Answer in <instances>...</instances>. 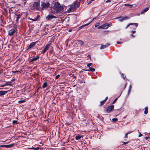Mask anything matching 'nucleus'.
I'll list each match as a JSON object with an SVG mask.
<instances>
[{
	"instance_id": "nucleus-6",
	"label": "nucleus",
	"mask_w": 150,
	"mask_h": 150,
	"mask_svg": "<svg viewBox=\"0 0 150 150\" xmlns=\"http://www.w3.org/2000/svg\"><path fill=\"white\" fill-rule=\"evenodd\" d=\"M109 25L108 23H105L98 27V29H106L109 27Z\"/></svg>"
},
{
	"instance_id": "nucleus-7",
	"label": "nucleus",
	"mask_w": 150,
	"mask_h": 150,
	"mask_svg": "<svg viewBox=\"0 0 150 150\" xmlns=\"http://www.w3.org/2000/svg\"><path fill=\"white\" fill-rule=\"evenodd\" d=\"M50 44H48L46 45L44 50L41 52V54H44L50 48Z\"/></svg>"
},
{
	"instance_id": "nucleus-17",
	"label": "nucleus",
	"mask_w": 150,
	"mask_h": 150,
	"mask_svg": "<svg viewBox=\"0 0 150 150\" xmlns=\"http://www.w3.org/2000/svg\"><path fill=\"white\" fill-rule=\"evenodd\" d=\"M77 41L78 44L81 46L84 43L83 41L80 40H77Z\"/></svg>"
},
{
	"instance_id": "nucleus-41",
	"label": "nucleus",
	"mask_w": 150,
	"mask_h": 150,
	"mask_svg": "<svg viewBox=\"0 0 150 150\" xmlns=\"http://www.w3.org/2000/svg\"><path fill=\"white\" fill-rule=\"evenodd\" d=\"M40 88H41L40 87H39L37 90V91H35V93H38V90Z\"/></svg>"
},
{
	"instance_id": "nucleus-28",
	"label": "nucleus",
	"mask_w": 150,
	"mask_h": 150,
	"mask_svg": "<svg viewBox=\"0 0 150 150\" xmlns=\"http://www.w3.org/2000/svg\"><path fill=\"white\" fill-rule=\"evenodd\" d=\"M118 120L117 119V118H113L112 119V121L113 122H117Z\"/></svg>"
},
{
	"instance_id": "nucleus-36",
	"label": "nucleus",
	"mask_w": 150,
	"mask_h": 150,
	"mask_svg": "<svg viewBox=\"0 0 150 150\" xmlns=\"http://www.w3.org/2000/svg\"><path fill=\"white\" fill-rule=\"evenodd\" d=\"M100 24L99 23H96L95 25V27H97Z\"/></svg>"
},
{
	"instance_id": "nucleus-59",
	"label": "nucleus",
	"mask_w": 150,
	"mask_h": 150,
	"mask_svg": "<svg viewBox=\"0 0 150 150\" xmlns=\"http://www.w3.org/2000/svg\"><path fill=\"white\" fill-rule=\"evenodd\" d=\"M126 85H127V83H126V84H125V86L124 88L126 87Z\"/></svg>"
},
{
	"instance_id": "nucleus-5",
	"label": "nucleus",
	"mask_w": 150,
	"mask_h": 150,
	"mask_svg": "<svg viewBox=\"0 0 150 150\" xmlns=\"http://www.w3.org/2000/svg\"><path fill=\"white\" fill-rule=\"evenodd\" d=\"M57 17L52 14H49L46 17V19L47 21L51 20L52 19L56 18Z\"/></svg>"
},
{
	"instance_id": "nucleus-40",
	"label": "nucleus",
	"mask_w": 150,
	"mask_h": 150,
	"mask_svg": "<svg viewBox=\"0 0 150 150\" xmlns=\"http://www.w3.org/2000/svg\"><path fill=\"white\" fill-rule=\"evenodd\" d=\"M96 17H95V18H93V20L91 21H90L89 23H91L94 20L96 19Z\"/></svg>"
},
{
	"instance_id": "nucleus-4",
	"label": "nucleus",
	"mask_w": 150,
	"mask_h": 150,
	"mask_svg": "<svg viewBox=\"0 0 150 150\" xmlns=\"http://www.w3.org/2000/svg\"><path fill=\"white\" fill-rule=\"evenodd\" d=\"M37 41H36L31 43L29 45L26 47V50H28L30 49L33 48L37 43Z\"/></svg>"
},
{
	"instance_id": "nucleus-43",
	"label": "nucleus",
	"mask_w": 150,
	"mask_h": 150,
	"mask_svg": "<svg viewBox=\"0 0 150 150\" xmlns=\"http://www.w3.org/2000/svg\"><path fill=\"white\" fill-rule=\"evenodd\" d=\"M84 71H89V69H82Z\"/></svg>"
},
{
	"instance_id": "nucleus-32",
	"label": "nucleus",
	"mask_w": 150,
	"mask_h": 150,
	"mask_svg": "<svg viewBox=\"0 0 150 150\" xmlns=\"http://www.w3.org/2000/svg\"><path fill=\"white\" fill-rule=\"evenodd\" d=\"M38 19V18H36L35 19H33L32 18H30V20H32L33 21H36Z\"/></svg>"
},
{
	"instance_id": "nucleus-21",
	"label": "nucleus",
	"mask_w": 150,
	"mask_h": 150,
	"mask_svg": "<svg viewBox=\"0 0 150 150\" xmlns=\"http://www.w3.org/2000/svg\"><path fill=\"white\" fill-rule=\"evenodd\" d=\"M90 23H87V24H84V25H82V26H81V27H79V29H82L83 27H84V26H87L89 24H90Z\"/></svg>"
},
{
	"instance_id": "nucleus-44",
	"label": "nucleus",
	"mask_w": 150,
	"mask_h": 150,
	"mask_svg": "<svg viewBox=\"0 0 150 150\" xmlns=\"http://www.w3.org/2000/svg\"><path fill=\"white\" fill-rule=\"evenodd\" d=\"M142 135H143L142 134L140 133L139 137H140L142 136Z\"/></svg>"
},
{
	"instance_id": "nucleus-55",
	"label": "nucleus",
	"mask_w": 150,
	"mask_h": 150,
	"mask_svg": "<svg viewBox=\"0 0 150 150\" xmlns=\"http://www.w3.org/2000/svg\"><path fill=\"white\" fill-rule=\"evenodd\" d=\"M71 31H72V30H71V29H69V32H71Z\"/></svg>"
},
{
	"instance_id": "nucleus-16",
	"label": "nucleus",
	"mask_w": 150,
	"mask_h": 150,
	"mask_svg": "<svg viewBox=\"0 0 150 150\" xmlns=\"http://www.w3.org/2000/svg\"><path fill=\"white\" fill-rule=\"evenodd\" d=\"M83 135L80 136V135H78L76 136L75 137V138L76 140H78L79 139H81V138H83Z\"/></svg>"
},
{
	"instance_id": "nucleus-51",
	"label": "nucleus",
	"mask_w": 150,
	"mask_h": 150,
	"mask_svg": "<svg viewBox=\"0 0 150 150\" xmlns=\"http://www.w3.org/2000/svg\"><path fill=\"white\" fill-rule=\"evenodd\" d=\"M133 37H135V36L133 34H132V35H131Z\"/></svg>"
},
{
	"instance_id": "nucleus-47",
	"label": "nucleus",
	"mask_w": 150,
	"mask_h": 150,
	"mask_svg": "<svg viewBox=\"0 0 150 150\" xmlns=\"http://www.w3.org/2000/svg\"><path fill=\"white\" fill-rule=\"evenodd\" d=\"M108 99V97H107L105 98V99L104 100H105V101L106 102Z\"/></svg>"
},
{
	"instance_id": "nucleus-1",
	"label": "nucleus",
	"mask_w": 150,
	"mask_h": 150,
	"mask_svg": "<svg viewBox=\"0 0 150 150\" xmlns=\"http://www.w3.org/2000/svg\"><path fill=\"white\" fill-rule=\"evenodd\" d=\"M53 9L54 12H52V13L55 14V13L62 12L64 8L58 2H56L54 4Z\"/></svg>"
},
{
	"instance_id": "nucleus-30",
	"label": "nucleus",
	"mask_w": 150,
	"mask_h": 150,
	"mask_svg": "<svg viewBox=\"0 0 150 150\" xmlns=\"http://www.w3.org/2000/svg\"><path fill=\"white\" fill-rule=\"evenodd\" d=\"M129 17L128 16H126L125 17H122V21L123 20H126L127 19H129Z\"/></svg>"
},
{
	"instance_id": "nucleus-12",
	"label": "nucleus",
	"mask_w": 150,
	"mask_h": 150,
	"mask_svg": "<svg viewBox=\"0 0 150 150\" xmlns=\"http://www.w3.org/2000/svg\"><path fill=\"white\" fill-rule=\"evenodd\" d=\"M14 81V80L12 79L11 81H10L6 82V83L4 85H2L1 86L4 87L7 85H12V81Z\"/></svg>"
},
{
	"instance_id": "nucleus-49",
	"label": "nucleus",
	"mask_w": 150,
	"mask_h": 150,
	"mask_svg": "<svg viewBox=\"0 0 150 150\" xmlns=\"http://www.w3.org/2000/svg\"><path fill=\"white\" fill-rule=\"evenodd\" d=\"M117 44H120L121 43V42H117Z\"/></svg>"
},
{
	"instance_id": "nucleus-29",
	"label": "nucleus",
	"mask_w": 150,
	"mask_h": 150,
	"mask_svg": "<svg viewBox=\"0 0 150 150\" xmlns=\"http://www.w3.org/2000/svg\"><path fill=\"white\" fill-rule=\"evenodd\" d=\"M25 100H20L18 101V103H21L25 102Z\"/></svg>"
},
{
	"instance_id": "nucleus-50",
	"label": "nucleus",
	"mask_w": 150,
	"mask_h": 150,
	"mask_svg": "<svg viewBox=\"0 0 150 150\" xmlns=\"http://www.w3.org/2000/svg\"><path fill=\"white\" fill-rule=\"evenodd\" d=\"M88 57H89L90 59H91V56H90V55H88Z\"/></svg>"
},
{
	"instance_id": "nucleus-63",
	"label": "nucleus",
	"mask_w": 150,
	"mask_h": 150,
	"mask_svg": "<svg viewBox=\"0 0 150 150\" xmlns=\"http://www.w3.org/2000/svg\"><path fill=\"white\" fill-rule=\"evenodd\" d=\"M80 72H83V71H81Z\"/></svg>"
},
{
	"instance_id": "nucleus-37",
	"label": "nucleus",
	"mask_w": 150,
	"mask_h": 150,
	"mask_svg": "<svg viewBox=\"0 0 150 150\" xmlns=\"http://www.w3.org/2000/svg\"><path fill=\"white\" fill-rule=\"evenodd\" d=\"M128 143H129L128 142H122V143H123V144H124L125 145L127 144Z\"/></svg>"
},
{
	"instance_id": "nucleus-25",
	"label": "nucleus",
	"mask_w": 150,
	"mask_h": 150,
	"mask_svg": "<svg viewBox=\"0 0 150 150\" xmlns=\"http://www.w3.org/2000/svg\"><path fill=\"white\" fill-rule=\"evenodd\" d=\"M89 71L93 72V71H95V69L93 68L89 67Z\"/></svg>"
},
{
	"instance_id": "nucleus-14",
	"label": "nucleus",
	"mask_w": 150,
	"mask_h": 150,
	"mask_svg": "<svg viewBox=\"0 0 150 150\" xmlns=\"http://www.w3.org/2000/svg\"><path fill=\"white\" fill-rule=\"evenodd\" d=\"M8 92V91H0V96H2L3 95L6 94Z\"/></svg>"
},
{
	"instance_id": "nucleus-3",
	"label": "nucleus",
	"mask_w": 150,
	"mask_h": 150,
	"mask_svg": "<svg viewBox=\"0 0 150 150\" xmlns=\"http://www.w3.org/2000/svg\"><path fill=\"white\" fill-rule=\"evenodd\" d=\"M114 105H113L110 106L106 108L105 112L107 113H109L114 110Z\"/></svg>"
},
{
	"instance_id": "nucleus-20",
	"label": "nucleus",
	"mask_w": 150,
	"mask_h": 150,
	"mask_svg": "<svg viewBox=\"0 0 150 150\" xmlns=\"http://www.w3.org/2000/svg\"><path fill=\"white\" fill-rule=\"evenodd\" d=\"M124 6H127L128 7H129V8H131L132 7L133 5H131V4H125L123 5Z\"/></svg>"
},
{
	"instance_id": "nucleus-52",
	"label": "nucleus",
	"mask_w": 150,
	"mask_h": 150,
	"mask_svg": "<svg viewBox=\"0 0 150 150\" xmlns=\"http://www.w3.org/2000/svg\"><path fill=\"white\" fill-rule=\"evenodd\" d=\"M110 0H108V1H106V3H108V2H110Z\"/></svg>"
},
{
	"instance_id": "nucleus-33",
	"label": "nucleus",
	"mask_w": 150,
	"mask_h": 150,
	"mask_svg": "<svg viewBox=\"0 0 150 150\" xmlns=\"http://www.w3.org/2000/svg\"><path fill=\"white\" fill-rule=\"evenodd\" d=\"M117 98H116L115 99V100L112 102V104H114L117 101Z\"/></svg>"
},
{
	"instance_id": "nucleus-11",
	"label": "nucleus",
	"mask_w": 150,
	"mask_h": 150,
	"mask_svg": "<svg viewBox=\"0 0 150 150\" xmlns=\"http://www.w3.org/2000/svg\"><path fill=\"white\" fill-rule=\"evenodd\" d=\"M40 58L39 56H37L35 57H34L33 58L30 59L29 60V62H33L35 61H36L37 60H38V59H39Z\"/></svg>"
},
{
	"instance_id": "nucleus-35",
	"label": "nucleus",
	"mask_w": 150,
	"mask_h": 150,
	"mask_svg": "<svg viewBox=\"0 0 150 150\" xmlns=\"http://www.w3.org/2000/svg\"><path fill=\"white\" fill-rule=\"evenodd\" d=\"M92 63H89L87 64V66L89 67L92 65Z\"/></svg>"
},
{
	"instance_id": "nucleus-13",
	"label": "nucleus",
	"mask_w": 150,
	"mask_h": 150,
	"mask_svg": "<svg viewBox=\"0 0 150 150\" xmlns=\"http://www.w3.org/2000/svg\"><path fill=\"white\" fill-rule=\"evenodd\" d=\"M110 45V44L109 43H107L105 45H101V46L100 47V50H102V49H104V48H105L106 47H108Z\"/></svg>"
},
{
	"instance_id": "nucleus-31",
	"label": "nucleus",
	"mask_w": 150,
	"mask_h": 150,
	"mask_svg": "<svg viewBox=\"0 0 150 150\" xmlns=\"http://www.w3.org/2000/svg\"><path fill=\"white\" fill-rule=\"evenodd\" d=\"M13 124H17L18 123V122L16 120H13Z\"/></svg>"
},
{
	"instance_id": "nucleus-46",
	"label": "nucleus",
	"mask_w": 150,
	"mask_h": 150,
	"mask_svg": "<svg viewBox=\"0 0 150 150\" xmlns=\"http://www.w3.org/2000/svg\"><path fill=\"white\" fill-rule=\"evenodd\" d=\"M79 82L81 83H83V81H82V80L79 79Z\"/></svg>"
},
{
	"instance_id": "nucleus-53",
	"label": "nucleus",
	"mask_w": 150,
	"mask_h": 150,
	"mask_svg": "<svg viewBox=\"0 0 150 150\" xmlns=\"http://www.w3.org/2000/svg\"><path fill=\"white\" fill-rule=\"evenodd\" d=\"M136 31L135 30L134 31H132V32L133 33H134Z\"/></svg>"
},
{
	"instance_id": "nucleus-15",
	"label": "nucleus",
	"mask_w": 150,
	"mask_h": 150,
	"mask_svg": "<svg viewBox=\"0 0 150 150\" xmlns=\"http://www.w3.org/2000/svg\"><path fill=\"white\" fill-rule=\"evenodd\" d=\"M149 9V8L148 7L146 8H145L143 9L141 12V14H142L146 12Z\"/></svg>"
},
{
	"instance_id": "nucleus-8",
	"label": "nucleus",
	"mask_w": 150,
	"mask_h": 150,
	"mask_svg": "<svg viewBox=\"0 0 150 150\" xmlns=\"http://www.w3.org/2000/svg\"><path fill=\"white\" fill-rule=\"evenodd\" d=\"M40 1L38 2H35L33 4L32 7L34 8H37L40 6Z\"/></svg>"
},
{
	"instance_id": "nucleus-39",
	"label": "nucleus",
	"mask_w": 150,
	"mask_h": 150,
	"mask_svg": "<svg viewBox=\"0 0 150 150\" xmlns=\"http://www.w3.org/2000/svg\"><path fill=\"white\" fill-rule=\"evenodd\" d=\"M132 132H133V131H129L127 133H126L127 134H130V133H132Z\"/></svg>"
},
{
	"instance_id": "nucleus-10",
	"label": "nucleus",
	"mask_w": 150,
	"mask_h": 150,
	"mask_svg": "<svg viewBox=\"0 0 150 150\" xmlns=\"http://www.w3.org/2000/svg\"><path fill=\"white\" fill-rule=\"evenodd\" d=\"M14 145V144H12L9 145H1L0 146V148L5 147L6 148H11Z\"/></svg>"
},
{
	"instance_id": "nucleus-18",
	"label": "nucleus",
	"mask_w": 150,
	"mask_h": 150,
	"mask_svg": "<svg viewBox=\"0 0 150 150\" xmlns=\"http://www.w3.org/2000/svg\"><path fill=\"white\" fill-rule=\"evenodd\" d=\"M135 25V28L138 26V24L137 23H130L129 24H128L127 25V26L126 27V28H127V27H128L130 25Z\"/></svg>"
},
{
	"instance_id": "nucleus-45",
	"label": "nucleus",
	"mask_w": 150,
	"mask_h": 150,
	"mask_svg": "<svg viewBox=\"0 0 150 150\" xmlns=\"http://www.w3.org/2000/svg\"><path fill=\"white\" fill-rule=\"evenodd\" d=\"M149 138V137H146L144 138V139H145L147 140V139H148Z\"/></svg>"
},
{
	"instance_id": "nucleus-27",
	"label": "nucleus",
	"mask_w": 150,
	"mask_h": 150,
	"mask_svg": "<svg viewBox=\"0 0 150 150\" xmlns=\"http://www.w3.org/2000/svg\"><path fill=\"white\" fill-rule=\"evenodd\" d=\"M115 19H118V21H122V17H116Z\"/></svg>"
},
{
	"instance_id": "nucleus-62",
	"label": "nucleus",
	"mask_w": 150,
	"mask_h": 150,
	"mask_svg": "<svg viewBox=\"0 0 150 150\" xmlns=\"http://www.w3.org/2000/svg\"><path fill=\"white\" fill-rule=\"evenodd\" d=\"M2 142H5V141H2Z\"/></svg>"
},
{
	"instance_id": "nucleus-60",
	"label": "nucleus",
	"mask_w": 150,
	"mask_h": 150,
	"mask_svg": "<svg viewBox=\"0 0 150 150\" xmlns=\"http://www.w3.org/2000/svg\"><path fill=\"white\" fill-rule=\"evenodd\" d=\"M10 10H11V8H9V12H10Z\"/></svg>"
},
{
	"instance_id": "nucleus-22",
	"label": "nucleus",
	"mask_w": 150,
	"mask_h": 150,
	"mask_svg": "<svg viewBox=\"0 0 150 150\" xmlns=\"http://www.w3.org/2000/svg\"><path fill=\"white\" fill-rule=\"evenodd\" d=\"M148 107L147 106H146L145 108V111L144 112V113L145 114H146L148 113Z\"/></svg>"
},
{
	"instance_id": "nucleus-48",
	"label": "nucleus",
	"mask_w": 150,
	"mask_h": 150,
	"mask_svg": "<svg viewBox=\"0 0 150 150\" xmlns=\"http://www.w3.org/2000/svg\"><path fill=\"white\" fill-rule=\"evenodd\" d=\"M72 76L74 78L76 79V76H74V75H73Z\"/></svg>"
},
{
	"instance_id": "nucleus-24",
	"label": "nucleus",
	"mask_w": 150,
	"mask_h": 150,
	"mask_svg": "<svg viewBox=\"0 0 150 150\" xmlns=\"http://www.w3.org/2000/svg\"><path fill=\"white\" fill-rule=\"evenodd\" d=\"M29 148L31 149H34L35 150H38L40 148L39 147H37L36 148H35L32 146V147Z\"/></svg>"
},
{
	"instance_id": "nucleus-42",
	"label": "nucleus",
	"mask_w": 150,
	"mask_h": 150,
	"mask_svg": "<svg viewBox=\"0 0 150 150\" xmlns=\"http://www.w3.org/2000/svg\"><path fill=\"white\" fill-rule=\"evenodd\" d=\"M131 88H132L131 86V85H130V86H129V91H130V90L131 89Z\"/></svg>"
},
{
	"instance_id": "nucleus-23",
	"label": "nucleus",
	"mask_w": 150,
	"mask_h": 150,
	"mask_svg": "<svg viewBox=\"0 0 150 150\" xmlns=\"http://www.w3.org/2000/svg\"><path fill=\"white\" fill-rule=\"evenodd\" d=\"M105 101L104 100L101 101L100 102V106H102L103 105L104 103H105Z\"/></svg>"
},
{
	"instance_id": "nucleus-38",
	"label": "nucleus",
	"mask_w": 150,
	"mask_h": 150,
	"mask_svg": "<svg viewBox=\"0 0 150 150\" xmlns=\"http://www.w3.org/2000/svg\"><path fill=\"white\" fill-rule=\"evenodd\" d=\"M127 135H128V134L126 133L125 136V137H124V138H127V137H128V136H127Z\"/></svg>"
},
{
	"instance_id": "nucleus-56",
	"label": "nucleus",
	"mask_w": 150,
	"mask_h": 150,
	"mask_svg": "<svg viewBox=\"0 0 150 150\" xmlns=\"http://www.w3.org/2000/svg\"><path fill=\"white\" fill-rule=\"evenodd\" d=\"M122 78H123L125 79V78L124 77V75H123V74H122Z\"/></svg>"
},
{
	"instance_id": "nucleus-19",
	"label": "nucleus",
	"mask_w": 150,
	"mask_h": 150,
	"mask_svg": "<svg viewBox=\"0 0 150 150\" xmlns=\"http://www.w3.org/2000/svg\"><path fill=\"white\" fill-rule=\"evenodd\" d=\"M47 83L46 82H45L42 85V88H45L47 86Z\"/></svg>"
},
{
	"instance_id": "nucleus-58",
	"label": "nucleus",
	"mask_w": 150,
	"mask_h": 150,
	"mask_svg": "<svg viewBox=\"0 0 150 150\" xmlns=\"http://www.w3.org/2000/svg\"><path fill=\"white\" fill-rule=\"evenodd\" d=\"M39 17V15H38L36 18H38Z\"/></svg>"
},
{
	"instance_id": "nucleus-9",
	"label": "nucleus",
	"mask_w": 150,
	"mask_h": 150,
	"mask_svg": "<svg viewBox=\"0 0 150 150\" xmlns=\"http://www.w3.org/2000/svg\"><path fill=\"white\" fill-rule=\"evenodd\" d=\"M15 32V28L10 30L8 31V35L10 36L13 35Z\"/></svg>"
},
{
	"instance_id": "nucleus-2",
	"label": "nucleus",
	"mask_w": 150,
	"mask_h": 150,
	"mask_svg": "<svg viewBox=\"0 0 150 150\" xmlns=\"http://www.w3.org/2000/svg\"><path fill=\"white\" fill-rule=\"evenodd\" d=\"M41 6L42 7L41 8L42 9H46L50 7V4L49 2H42L41 4Z\"/></svg>"
},
{
	"instance_id": "nucleus-54",
	"label": "nucleus",
	"mask_w": 150,
	"mask_h": 150,
	"mask_svg": "<svg viewBox=\"0 0 150 150\" xmlns=\"http://www.w3.org/2000/svg\"><path fill=\"white\" fill-rule=\"evenodd\" d=\"M18 71H13V72H14V73H16V72H18Z\"/></svg>"
},
{
	"instance_id": "nucleus-34",
	"label": "nucleus",
	"mask_w": 150,
	"mask_h": 150,
	"mask_svg": "<svg viewBox=\"0 0 150 150\" xmlns=\"http://www.w3.org/2000/svg\"><path fill=\"white\" fill-rule=\"evenodd\" d=\"M59 76H60V75H59L58 74V75H57L55 76V79H58V78H59Z\"/></svg>"
},
{
	"instance_id": "nucleus-57",
	"label": "nucleus",
	"mask_w": 150,
	"mask_h": 150,
	"mask_svg": "<svg viewBox=\"0 0 150 150\" xmlns=\"http://www.w3.org/2000/svg\"><path fill=\"white\" fill-rule=\"evenodd\" d=\"M8 4H7L6 5V6L7 7H9V6H8Z\"/></svg>"
},
{
	"instance_id": "nucleus-26",
	"label": "nucleus",
	"mask_w": 150,
	"mask_h": 150,
	"mask_svg": "<svg viewBox=\"0 0 150 150\" xmlns=\"http://www.w3.org/2000/svg\"><path fill=\"white\" fill-rule=\"evenodd\" d=\"M16 16L17 18L16 21H18V19L21 18V15L20 14L16 15Z\"/></svg>"
},
{
	"instance_id": "nucleus-61",
	"label": "nucleus",
	"mask_w": 150,
	"mask_h": 150,
	"mask_svg": "<svg viewBox=\"0 0 150 150\" xmlns=\"http://www.w3.org/2000/svg\"><path fill=\"white\" fill-rule=\"evenodd\" d=\"M76 85H74V86L73 87H74L75 86H76Z\"/></svg>"
},
{
	"instance_id": "nucleus-64",
	"label": "nucleus",
	"mask_w": 150,
	"mask_h": 150,
	"mask_svg": "<svg viewBox=\"0 0 150 150\" xmlns=\"http://www.w3.org/2000/svg\"><path fill=\"white\" fill-rule=\"evenodd\" d=\"M150 6V5H149Z\"/></svg>"
}]
</instances>
